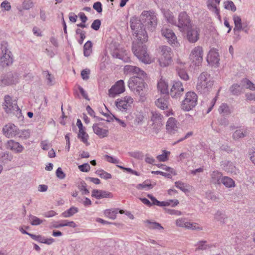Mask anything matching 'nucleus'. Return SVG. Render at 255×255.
<instances>
[{"mask_svg":"<svg viewBox=\"0 0 255 255\" xmlns=\"http://www.w3.org/2000/svg\"><path fill=\"white\" fill-rule=\"evenodd\" d=\"M164 16L167 20L170 23H173L175 22V19L172 12L169 11L164 12Z\"/></svg>","mask_w":255,"mask_h":255,"instance_id":"52","label":"nucleus"},{"mask_svg":"<svg viewBox=\"0 0 255 255\" xmlns=\"http://www.w3.org/2000/svg\"><path fill=\"white\" fill-rule=\"evenodd\" d=\"M0 6L2 8L6 11L9 10L11 8L10 3L7 0L3 1L1 3Z\"/></svg>","mask_w":255,"mask_h":255,"instance_id":"57","label":"nucleus"},{"mask_svg":"<svg viewBox=\"0 0 255 255\" xmlns=\"http://www.w3.org/2000/svg\"><path fill=\"white\" fill-rule=\"evenodd\" d=\"M90 71L89 69H85L81 71V75L84 80H87L89 78Z\"/></svg>","mask_w":255,"mask_h":255,"instance_id":"59","label":"nucleus"},{"mask_svg":"<svg viewBox=\"0 0 255 255\" xmlns=\"http://www.w3.org/2000/svg\"><path fill=\"white\" fill-rule=\"evenodd\" d=\"M133 99L130 96L119 98L116 101V106L121 111H126L131 107Z\"/></svg>","mask_w":255,"mask_h":255,"instance_id":"10","label":"nucleus"},{"mask_svg":"<svg viewBox=\"0 0 255 255\" xmlns=\"http://www.w3.org/2000/svg\"><path fill=\"white\" fill-rule=\"evenodd\" d=\"M147 197L151 200V202L146 198H141L140 200L144 204L148 206H151L154 205L159 207H165L169 206L171 203H173V204L172 205V206L175 207L179 204V201L177 200H170L167 201L160 202L151 194H148Z\"/></svg>","mask_w":255,"mask_h":255,"instance_id":"8","label":"nucleus"},{"mask_svg":"<svg viewBox=\"0 0 255 255\" xmlns=\"http://www.w3.org/2000/svg\"><path fill=\"white\" fill-rule=\"evenodd\" d=\"M92 52V43L91 41H88L84 45V55L86 57L90 55Z\"/></svg>","mask_w":255,"mask_h":255,"instance_id":"39","label":"nucleus"},{"mask_svg":"<svg viewBox=\"0 0 255 255\" xmlns=\"http://www.w3.org/2000/svg\"><path fill=\"white\" fill-rule=\"evenodd\" d=\"M162 35L167 40L172 46L178 47L180 45L177 37L173 31L166 27L162 28L161 31Z\"/></svg>","mask_w":255,"mask_h":255,"instance_id":"12","label":"nucleus"},{"mask_svg":"<svg viewBox=\"0 0 255 255\" xmlns=\"http://www.w3.org/2000/svg\"><path fill=\"white\" fill-rule=\"evenodd\" d=\"M157 88L162 94L168 93V84L163 80L160 79L157 84Z\"/></svg>","mask_w":255,"mask_h":255,"instance_id":"32","label":"nucleus"},{"mask_svg":"<svg viewBox=\"0 0 255 255\" xmlns=\"http://www.w3.org/2000/svg\"><path fill=\"white\" fill-rule=\"evenodd\" d=\"M76 33L80 35V39L78 40V42L80 44H82L84 39L86 38L85 32L80 29H77L76 30Z\"/></svg>","mask_w":255,"mask_h":255,"instance_id":"54","label":"nucleus"},{"mask_svg":"<svg viewBox=\"0 0 255 255\" xmlns=\"http://www.w3.org/2000/svg\"><path fill=\"white\" fill-rule=\"evenodd\" d=\"M166 132L170 134H174L178 130L177 122L173 118H169L166 124Z\"/></svg>","mask_w":255,"mask_h":255,"instance_id":"21","label":"nucleus"},{"mask_svg":"<svg viewBox=\"0 0 255 255\" xmlns=\"http://www.w3.org/2000/svg\"><path fill=\"white\" fill-rule=\"evenodd\" d=\"M158 50V61L161 67L168 66L172 62L173 53L170 47L162 45L159 46Z\"/></svg>","mask_w":255,"mask_h":255,"instance_id":"2","label":"nucleus"},{"mask_svg":"<svg viewBox=\"0 0 255 255\" xmlns=\"http://www.w3.org/2000/svg\"><path fill=\"white\" fill-rule=\"evenodd\" d=\"M17 108V105L12 102L11 97L8 95L5 96L3 109L7 113H10L12 110H15Z\"/></svg>","mask_w":255,"mask_h":255,"instance_id":"27","label":"nucleus"},{"mask_svg":"<svg viewBox=\"0 0 255 255\" xmlns=\"http://www.w3.org/2000/svg\"><path fill=\"white\" fill-rule=\"evenodd\" d=\"M209 3L208 4V8L211 9L212 8V11L214 12L217 15L220 16V10L217 8V6L216 4L213 3L212 1H210V0H208Z\"/></svg>","mask_w":255,"mask_h":255,"instance_id":"50","label":"nucleus"},{"mask_svg":"<svg viewBox=\"0 0 255 255\" xmlns=\"http://www.w3.org/2000/svg\"><path fill=\"white\" fill-rule=\"evenodd\" d=\"M13 58L11 52L6 47L2 50V56L0 58V65L2 67L7 66L12 63Z\"/></svg>","mask_w":255,"mask_h":255,"instance_id":"17","label":"nucleus"},{"mask_svg":"<svg viewBox=\"0 0 255 255\" xmlns=\"http://www.w3.org/2000/svg\"><path fill=\"white\" fill-rule=\"evenodd\" d=\"M18 80L19 77L16 74L9 73L1 80V83L4 85H11L16 84Z\"/></svg>","mask_w":255,"mask_h":255,"instance_id":"22","label":"nucleus"},{"mask_svg":"<svg viewBox=\"0 0 255 255\" xmlns=\"http://www.w3.org/2000/svg\"><path fill=\"white\" fill-rule=\"evenodd\" d=\"M145 223L146 227L150 229H163V227H162L160 224L155 222H151L149 220H146V221H145Z\"/></svg>","mask_w":255,"mask_h":255,"instance_id":"35","label":"nucleus"},{"mask_svg":"<svg viewBox=\"0 0 255 255\" xmlns=\"http://www.w3.org/2000/svg\"><path fill=\"white\" fill-rule=\"evenodd\" d=\"M68 226L72 228L76 227V224L73 221H68L67 220H62L60 222H54L52 223L51 227L54 228H59L60 227Z\"/></svg>","mask_w":255,"mask_h":255,"instance_id":"29","label":"nucleus"},{"mask_svg":"<svg viewBox=\"0 0 255 255\" xmlns=\"http://www.w3.org/2000/svg\"><path fill=\"white\" fill-rule=\"evenodd\" d=\"M196 250H203L210 248V246L206 244L205 241L199 242L196 245Z\"/></svg>","mask_w":255,"mask_h":255,"instance_id":"51","label":"nucleus"},{"mask_svg":"<svg viewBox=\"0 0 255 255\" xmlns=\"http://www.w3.org/2000/svg\"><path fill=\"white\" fill-rule=\"evenodd\" d=\"M184 91L182 83L180 81L173 83L171 88L170 94L172 98H178L180 97Z\"/></svg>","mask_w":255,"mask_h":255,"instance_id":"18","label":"nucleus"},{"mask_svg":"<svg viewBox=\"0 0 255 255\" xmlns=\"http://www.w3.org/2000/svg\"><path fill=\"white\" fill-rule=\"evenodd\" d=\"M78 212V209L77 207H72L67 211L62 213V216L64 218H68L73 216Z\"/></svg>","mask_w":255,"mask_h":255,"instance_id":"40","label":"nucleus"},{"mask_svg":"<svg viewBox=\"0 0 255 255\" xmlns=\"http://www.w3.org/2000/svg\"><path fill=\"white\" fill-rule=\"evenodd\" d=\"M78 137L86 145H89L88 139L89 137L88 134L85 131L84 129L82 130H79L78 134Z\"/></svg>","mask_w":255,"mask_h":255,"instance_id":"36","label":"nucleus"},{"mask_svg":"<svg viewBox=\"0 0 255 255\" xmlns=\"http://www.w3.org/2000/svg\"><path fill=\"white\" fill-rule=\"evenodd\" d=\"M140 18L148 30L153 31L155 29L157 18L153 13L150 11H143L140 15Z\"/></svg>","mask_w":255,"mask_h":255,"instance_id":"7","label":"nucleus"},{"mask_svg":"<svg viewBox=\"0 0 255 255\" xmlns=\"http://www.w3.org/2000/svg\"><path fill=\"white\" fill-rule=\"evenodd\" d=\"M233 20L235 23V30H240L242 28V24L241 18L238 15H234L233 16Z\"/></svg>","mask_w":255,"mask_h":255,"instance_id":"42","label":"nucleus"},{"mask_svg":"<svg viewBox=\"0 0 255 255\" xmlns=\"http://www.w3.org/2000/svg\"><path fill=\"white\" fill-rule=\"evenodd\" d=\"M233 95H238L242 91V88L238 84H234L231 86L230 89Z\"/></svg>","mask_w":255,"mask_h":255,"instance_id":"47","label":"nucleus"},{"mask_svg":"<svg viewBox=\"0 0 255 255\" xmlns=\"http://www.w3.org/2000/svg\"><path fill=\"white\" fill-rule=\"evenodd\" d=\"M3 135L7 138H12L20 133L19 129L12 123H8L2 128Z\"/></svg>","mask_w":255,"mask_h":255,"instance_id":"14","label":"nucleus"},{"mask_svg":"<svg viewBox=\"0 0 255 255\" xmlns=\"http://www.w3.org/2000/svg\"><path fill=\"white\" fill-rule=\"evenodd\" d=\"M219 112L223 116L229 115L231 113V110L226 104H222L219 108Z\"/></svg>","mask_w":255,"mask_h":255,"instance_id":"38","label":"nucleus"},{"mask_svg":"<svg viewBox=\"0 0 255 255\" xmlns=\"http://www.w3.org/2000/svg\"><path fill=\"white\" fill-rule=\"evenodd\" d=\"M197 95L194 92H188L185 94L184 100L182 102L181 108L185 111H189L197 105Z\"/></svg>","mask_w":255,"mask_h":255,"instance_id":"6","label":"nucleus"},{"mask_svg":"<svg viewBox=\"0 0 255 255\" xmlns=\"http://www.w3.org/2000/svg\"><path fill=\"white\" fill-rule=\"evenodd\" d=\"M98 174L101 178L108 179L112 178V175L110 173H109L103 170L98 171Z\"/></svg>","mask_w":255,"mask_h":255,"instance_id":"53","label":"nucleus"},{"mask_svg":"<svg viewBox=\"0 0 255 255\" xmlns=\"http://www.w3.org/2000/svg\"><path fill=\"white\" fill-rule=\"evenodd\" d=\"M134 115L135 116V119L134 120V124L138 125L141 124L144 119L143 113L141 112L136 111L134 113Z\"/></svg>","mask_w":255,"mask_h":255,"instance_id":"37","label":"nucleus"},{"mask_svg":"<svg viewBox=\"0 0 255 255\" xmlns=\"http://www.w3.org/2000/svg\"><path fill=\"white\" fill-rule=\"evenodd\" d=\"M93 8L99 13H100L102 11V4L99 1L94 3L93 5Z\"/></svg>","mask_w":255,"mask_h":255,"instance_id":"63","label":"nucleus"},{"mask_svg":"<svg viewBox=\"0 0 255 255\" xmlns=\"http://www.w3.org/2000/svg\"><path fill=\"white\" fill-rule=\"evenodd\" d=\"M243 85L247 89L252 91H255V84L248 79H244L242 81Z\"/></svg>","mask_w":255,"mask_h":255,"instance_id":"43","label":"nucleus"},{"mask_svg":"<svg viewBox=\"0 0 255 255\" xmlns=\"http://www.w3.org/2000/svg\"><path fill=\"white\" fill-rule=\"evenodd\" d=\"M78 187L82 192V194L87 195L89 193V191L87 188V184L84 181H81L78 185Z\"/></svg>","mask_w":255,"mask_h":255,"instance_id":"46","label":"nucleus"},{"mask_svg":"<svg viewBox=\"0 0 255 255\" xmlns=\"http://www.w3.org/2000/svg\"><path fill=\"white\" fill-rule=\"evenodd\" d=\"M219 54L215 49H211L207 57V61L212 66L217 67L219 63Z\"/></svg>","mask_w":255,"mask_h":255,"instance_id":"20","label":"nucleus"},{"mask_svg":"<svg viewBox=\"0 0 255 255\" xmlns=\"http://www.w3.org/2000/svg\"><path fill=\"white\" fill-rule=\"evenodd\" d=\"M168 99L169 96L166 94L157 99L155 102V105L162 110L167 109L168 106Z\"/></svg>","mask_w":255,"mask_h":255,"instance_id":"28","label":"nucleus"},{"mask_svg":"<svg viewBox=\"0 0 255 255\" xmlns=\"http://www.w3.org/2000/svg\"><path fill=\"white\" fill-rule=\"evenodd\" d=\"M118 213V209H107L104 212V214L105 217L112 220H114L116 218Z\"/></svg>","mask_w":255,"mask_h":255,"instance_id":"31","label":"nucleus"},{"mask_svg":"<svg viewBox=\"0 0 255 255\" xmlns=\"http://www.w3.org/2000/svg\"><path fill=\"white\" fill-rule=\"evenodd\" d=\"M93 129L95 133L100 138L107 137L108 135L109 130L107 128H103L100 124H94Z\"/></svg>","mask_w":255,"mask_h":255,"instance_id":"24","label":"nucleus"},{"mask_svg":"<svg viewBox=\"0 0 255 255\" xmlns=\"http://www.w3.org/2000/svg\"><path fill=\"white\" fill-rule=\"evenodd\" d=\"M153 187V186L150 184L147 183L146 181L143 182L142 183L137 184L136 188L138 189H151Z\"/></svg>","mask_w":255,"mask_h":255,"instance_id":"48","label":"nucleus"},{"mask_svg":"<svg viewBox=\"0 0 255 255\" xmlns=\"http://www.w3.org/2000/svg\"><path fill=\"white\" fill-rule=\"evenodd\" d=\"M170 153L169 151L163 150L162 154L157 156L156 158L160 162H165L168 159Z\"/></svg>","mask_w":255,"mask_h":255,"instance_id":"44","label":"nucleus"},{"mask_svg":"<svg viewBox=\"0 0 255 255\" xmlns=\"http://www.w3.org/2000/svg\"><path fill=\"white\" fill-rule=\"evenodd\" d=\"M211 182L214 184H220L221 183V179L222 174L221 172L217 171H213L211 175Z\"/></svg>","mask_w":255,"mask_h":255,"instance_id":"30","label":"nucleus"},{"mask_svg":"<svg viewBox=\"0 0 255 255\" xmlns=\"http://www.w3.org/2000/svg\"><path fill=\"white\" fill-rule=\"evenodd\" d=\"M101 25V21L99 19L95 20L91 25V27L95 30H97L99 29Z\"/></svg>","mask_w":255,"mask_h":255,"instance_id":"58","label":"nucleus"},{"mask_svg":"<svg viewBox=\"0 0 255 255\" xmlns=\"http://www.w3.org/2000/svg\"><path fill=\"white\" fill-rule=\"evenodd\" d=\"M185 30H186L187 38L190 43H195L198 40L200 32L199 27L192 25Z\"/></svg>","mask_w":255,"mask_h":255,"instance_id":"15","label":"nucleus"},{"mask_svg":"<svg viewBox=\"0 0 255 255\" xmlns=\"http://www.w3.org/2000/svg\"><path fill=\"white\" fill-rule=\"evenodd\" d=\"M221 183L227 188L234 187L235 186V181L232 178L227 176H224L222 178Z\"/></svg>","mask_w":255,"mask_h":255,"instance_id":"34","label":"nucleus"},{"mask_svg":"<svg viewBox=\"0 0 255 255\" xmlns=\"http://www.w3.org/2000/svg\"><path fill=\"white\" fill-rule=\"evenodd\" d=\"M163 117L160 114L156 112H152L151 121L154 128H159L163 125Z\"/></svg>","mask_w":255,"mask_h":255,"instance_id":"23","label":"nucleus"},{"mask_svg":"<svg viewBox=\"0 0 255 255\" xmlns=\"http://www.w3.org/2000/svg\"><path fill=\"white\" fill-rule=\"evenodd\" d=\"M125 91V82L123 80H120L109 90L108 94L110 97L114 98L116 96L124 93Z\"/></svg>","mask_w":255,"mask_h":255,"instance_id":"13","label":"nucleus"},{"mask_svg":"<svg viewBox=\"0 0 255 255\" xmlns=\"http://www.w3.org/2000/svg\"><path fill=\"white\" fill-rule=\"evenodd\" d=\"M90 166L88 163H84L78 166V168L82 172H87L90 170Z\"/></svg>","mask_w":255,"mask_h":255,"instance_id":"55","label":"nucleus"},{"mask_svg":"<svg viewBox=\"0 0 255 255\" xmlns=\"http://www.w3.org/2000/svg\"><path fill=\"white\" fill-rule=\"evenodd\" d=\"M146 78L141 76H136L131 77L128 82V88L138 95L142 94L143 89L145 88L146 86L144 82V79Z\"/></svg>","mask_w":255,"mask_h":255,"instance_id":"3","label":"nucleus"},{"mask_svg":"<svg viewBox=\"0 0 255 255\" xmlns=\"http://www.w3.org/2000/svg\"><path fill=\"white\" fill-rule=\"evenodd\" d=\"M247 134V130L244 128L236 130L233 133V137L235 139L244 137Z\"/></svg>","mask_w":255,"mask_h":255,"instance_id":"41","label":"nucleus"},{"mask_svg":"<svg viewBox=\"0 0 255 255\" xmlns=\"http://www.w3.org/2000/svg\"><path fill=\"white\" fill-rule=\"evenodd\" d=\"M92 196L96 199H100L102 198H112L113 195L112 193L102 190L94 189L92 191Z\"/></svg>","mask_w":255,"mask_h":255,"instance_id":"25","label":"nucleus"},{"mask_svg":"<svg viewBox=\"0 0 255 255\" xmlns=\"http://www.w3.org/2000/svg\"><path fill=\"white\" fill-rule=\"evenodd\" d=\"M225 8L233 11L236 10V7L232 1H227L224 2Z\"/></svg>","mask_w":255,"mask_h":255,"instance_id":"49","label":"nucleus"},{"mask_svg":"<svg viewBox=\"0 0 255 255\" xmlns=\"http://www.w3.org/2000/svg\"><path fill=\"white\" fill-rule=\"evenodd\" d=\"M129 24L132 35L136 38L137 40L141 43L147 41L148 35L140 18L135 16H132L130 19Z\"/></svg>","mask_w":255,"mask_h":255,"instance_id":"1","label":"nucleus"},{"mask_svg":"<svg viewBox=\"0 0 255 255\" xmlns=\"http://www.w3.org/2000/svg\"><path fill=\"white\" fill-rule=\"evenodd\" d=\"M177 226L185 228L187 229L202 230V227L196 223L189 222L185 218H179L175 222Z\"/></svg>","mask_w":255,"mask_h":255,"instance_id":"16","label":"nucleus"},{"mask_svg":"<svg viewBox=\"0 0 255 255\" xmlns=\"http://www.w3.org/2000/svg\"><path fill=\"white\" fill-rule=\"evenodd\" d=\"M178 26L180 31H185L192 25L191 20L188 14L185 11L179 13L178 18Z\"/></svg>","mask_w":255,"mask_h":255,"instance_id":"11","label":"nucleus"},{"mask_svg":"<svg viewBox=\"0 0 255 255\" xmlns=\"http://www.w3.org/2000/svg\"><path fill=\"white\" fill-rule=\"evenodd\" d=\"M175 185L182 191H185L186 190L185 184L181 181L175 182Z\"/></svg>","mask_w":255,"mask_h":255,"instance_id":"60","label":"nucleus"},{"mask_svg":"<svg viewBox=\"0 0 255 255\" xmlns=\"http://www.w3.org/2000/svg\"><path fill=\"white\" fill-rule=\"evenodd\" d=\"M132 50L134 55L142 62L150 64L153 61V59L148 54L145 45L135 44L133 46Z\"/></svg>","mask_w":255,"mask_h":255,"instance_id":"4","label":"nucleus"},{"mask_svg":"<svg viewBox=\"0 0 255 255\" xmlns=\"http://www.w3.org/2000/svg\"><path fill=\"white\" fill-rule=\"evenodd\" d=\"M166 213L172 215L180 216L182 215L181 211L174 209H167Z\"/></svg>","mask_w":255,"mask_h":255,"instance_id":"62","label":"nucleus"},{"mask_svg":"<svg viewBox=\"0 0 255 255\" xmlns=\"http://www.w3.org/2000/svg\"><path fill=\"white\" fill-rule=\"evenodd\" d=\"M115 54L117 57L125 62H128L129 60L127 51L123 48L119 49V53L116 52Z\"/></svg>","mask_w":255,"mask_h":255,"instance_id":"33","label":"nucleus"},{"mask_svg":"<svg viewBox=\"0 0 255 255\" xmlns=\"http://www.w3.org/2000/svg\"><path fill=\"white\" fill-rule=\"evenodd\" d=\"M124 72L126 75L136 74L137 76L146 77V74L139 68L135 66L126 65L124 68Z\"/></svg>","mask_w":255,"mask_h":255,"instance_id":"19","label":"nucleus"},{"mask_svg":"<svg viewBox=\"0 0 255 255\" xmlns=\"http://www.w3.org/2000/svg\"><path fill=\"white\" fill-rule=\"evenodd\" d=\"M177 71L178 74L181 79L184 80H187L189 79V76L185 69L180 68L178 67Z\"/></svg>","mask_w":255,"mask_h":255,"instance_id":"45","label":"nucleus"},{"mask_svg":"<svg viewBox=\"0 0 255 255\" xmlns=\"http://www.w3.org/2000/svg\"><path fill=\"white\" fill-rule=\"evenodd\" d=\"M213 85V81L211 80L210 75L207 73L203 72L198 77L196 88L199 92H207Z\"/></svg>","mask_w":255,"mask_h":255,"instance_id":"5","label":"nucleus"},{"mask_svg":"<svg viewBox=\"0 0 255 255\" xmlns=\"http://www.w3.org/2000/svg\"><path fill=\"white\" fill-rule=\"evenodd\" d=\"M43 75L45 76L46 79L47 80V83L51 85L53 82V77L49 73L48 71H44Z\"/></svg>","mask_w":255,"mask_h":255,"instance_id":"56","label":"nucleus"},{"mask_svg":"<svg viewBox=\"0 0 255 255\" xmlns=\"http://www.w3.org/2000/svg\"><path fill=\"white\" fill-rule=\"evenodd\" d=\"M7 149H10L14 152L20 153L23 150V147L18 142L13 140H9L6 143Z\"/></svg>","mask_w":255,"mask_h":255,"instance_id":"26","label":"nucleus"},{"mask_svg":"<svg viewBox=\"0 0 255 255\" xmlns=\"http://www.w3.org/2000/svg\"><path fill=\"white\" fill-rule=\"evenodd\" d=\"M204 51L201 46H197L194 47L191 51L189 56L190 61L195 65H199L202 62L203 59Z\"/></svg>","mask_w":255,"mask_h":255,"instance_id":"9","label":"nucleus"},{"mask_svg":"<svg viewBox=\"0 0 255 255\" xmlns=\"http://www.w3.org/2000/svg\"><path fill=\"white\" fill-rule=\"evenodd\" d=\"M42 222V220H40L38 218L33 216L31 218V224L32 225H38Z\"/></svg>","mask_w":255,"mask_h":255,"instance_id":"64","label":"nucleus"},{"mask_svg":"<svg viewBox=\"0 0 255 255\" xmlns=\"http://www.w3.org/2000/svg\"><path fill=\"white\" fill-rule=\"evenodd\" d=\"M56 174L58 178L61 179H64L65 177V174L63 172L61 168L60 167L58 168V169H57Z\"/></svg>","mask_w":255,"mask_h":255,"instance_id":"61","label":"nucleus"}]
</instances>
